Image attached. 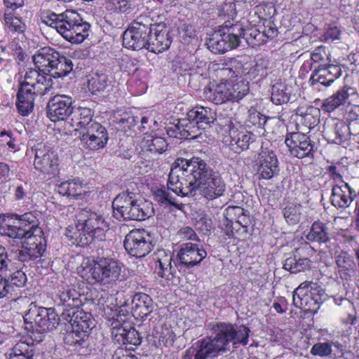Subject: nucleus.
Masks as SVG:
<instances>
[{
	"instance_id": "f257e3e1",
	"label": "nucleus",
	"mask_w": 359,
	"mask_h": 359,
	"mask_svg": "<svg viewBox=\"0 0 359 359\" xmlns=\"http://www.w3.org/2000/svg\"><path fill=\"white\" fill-rule=\"evenodd\" d=\"M209 329L215 334L196 341L184 352L182 359H214L229 351V344L245 346L250 329L243 325L229 323H211Z\"/></svg>"
},
{
	"instance_id": "f03ea898",
	"label": "nucleus",
	"mask_w": 359,
	"mask_h": 359,
	"mask_svg": "<svg viewBox=\"0 0 359 359\" xmlns=\"http://www.w3.org/2000/svg\"><path fill=\"white\" fill-rule=\"evenodd\" d=\"M20 74L16 107L22 116H27L33 109L35 97L48 93L52 88L53 76L31 67L25 69Z\"/></svg>"
},
{
	"instance_id": "7ed1b4c3",
	"label": "nucleus",
	"mask_w": 359,
	"mask_h": 359,
	"mask_svg": "<svg viewBox=\"0 0 359 359\" xmlns=\"http://www.w3.org/2000/svg\"><path fill=\"white\" fill-rule=\"evenodd\" d=\"M79 222L75 227L68 228L66 236L73 245L86 246L94 240H102L109 224L100 215L84 209L79 214Z\"/></svg>"
},
{
	"instance_id": "20e7f679",
	"label": "nucleus",
	"mask_w": 359,
	"mask_h": 359,
	"mask_svg": "<svg viewBox=\"0 0 359 359\" xmlns=\"http://www.w3.org/2000/svg\"><path fill=\"white\" fill-rule=\"evenodd\" d=\"M77 273L89 284L109 285L118 280L121 266L120 263L110 257L91 259L86 257L76 269Z\"/></svg>"
},
{
	"instance_id": "39448f33",
	"label": "nucleus",
	"mask_w": 359,
	"mask_h": 359,
	"mask_svg": "<svg viewBox=\"0 0 359 359\" xmlns=\"http://www.w3.org/2000/svg\"><path fill=\"white\" fill-rule=\"evenodd\" d=\"M184 169L190 168V172L195 180V191L209 200L221 196L225 190V184L219 175L212 173L206 163L200 158H177Z\"/></svg>"
},
{
	"instance_id": "423d86ee",
	"label": "nucleus",
	"mask_w": 359,
	"mask_h": 359,
	"mask_svg": "<svg viewBox=\"0 0 359 359\" xmlns=\"http://www.w3.org/2000/svg\"><path fill=\"white\" fill-rule=\"evenodd\" d=\"M132 192H122L113 201L114 216L119 220H144L153 214L151 203L137 200Z\"/></svg>"
},
{
	"instance_id": "0eeeda50",
	"label": "nucleus",
	"mask_w": 359,
	"mask_h": 359,
	"mask_svg": "<svg viewBox=\"0 0 359 359\" xmlns=\"http://www.w3.org/2000/svg\"><path fill=\"white\" fill-rule=\"evenodd\" d=\"M33 62L36 68L50 74L53 78L66 76L73 69L72 61L61 56L50 47H43L37 50L33 55Z\"/></svg>"
},
{
	"instance_id": "6e6552de",
	"label": "nucleus",
	"mask_w": 359,
	"mask_h": 359,
	"mask_svg": "<svg viewBox=\"0 0 359 359\" xmlns=\"http://www.w3.org/2000/svg\"><path fill=\"white\" fill-rule=\"evenodd\" d=\"M25 322L29 324L34 332L39 334L35 337L37 341H41L43 339V334L47 331L52 330L58 325L61 320V316L57 314L51 308L31 307L24 316Z\"/></svg>"
},
{
	"instance_id": "1a4fd4ad",
	"label": "nucleus",
	"mask_w": 359,
	"mask_h": 359,
	"mask_svg": "<svg viewBox=\"0 0 359 359\" xmlns=\"http://www.w3.org/2000/svg\"><path fill=\"white\" fill-rule=\"evenodd\" d=\"M325 295L324 290L317 283L305 281L294 291L293 304L305 312L317 313Z\"/></svg>"
},
{
	"instance_id": "9d476101",
	"label": "nucleus",
	"mask_w": 359,
	"mask_h": 359,
	"mask_svg": "<svg viewBox=\"0 0 359 359\" xmlns=\"http://www.w3.org/2000/svg\"><path fill=\"white\" fill-rule=\"evenodd\" d=\"M153 20L148 13H142L130 24L123 32V45L134 50L147 48V39L149 36V27Z\"/></svg>"
},
{
	"instance_id": "9b49d317",
	"label": "nucleus",
	"mask_w": 359,
	"mask_h": 359,
	"mask_svg": "<svg viewBox=\"0 0 359 359\" xmlns=\"http://www.w3.org/2000/svg\"><path fill=\"white\" fill-rule=\"evenodd\" d=\"M242 29L240 24L226 25L212 34L207 43L208 49L214 53H224L237 48L240 44Z\"/></svg>"
},
{
	"instance_id": "f8f14e48",
	"label": "nucleus",
	"mask_w": 359,
	"mask_h": 359,
	"mask_svg": "<svg viewBox=\"0 0 359 359\" xmlns=\"http://www.w3.org/2000/svg\"><path fill=\"white\" fill-rule=\"evenodd\" d=\"M22 240V249L20 250L18 258L22 262L37 259L42 256L46 249V241L43 237V231L36 224L31 225L26 231Z\"/></svg>"
},
{
	"instance_id": "ddd939ff",
	"label": "nucleus",
	"mask_w": 359,
	"mask_h": 359,
	"mask_svg": "<svg viewBox=\"0 0 359 359\" xmlns=\"http://www.w3.org/2000/svg\"><path fill=\"white\" fill-rule=\"evenodd\" d=\"M36 217L31 212L22 215H0V235L13 239H20L26 233V231L34 225Z\"/></svg>"
},
{
	"instance_id": "4468645a",
	"label": "nucleus",
	"mask_w": 359,
	"mask_h": 359,
	"mask_svg": "<svg viewBox=\"0 0 359 359\" xmlns=\"http://www.w3.org/2000/svg\"><path fill=\"white\" fill-rule=\"evenodd\" d=\"M154 243V236L149 231L135 229L126 236L124 248L132 256L142 257L151 251Z\"/></svg>"
},
{
	"instance_id": "2eb2a0df",
	"label": "nucleus",
	"mask_w": 359,
	"mask_h": 359,
	"mask_svg": "<svg viewBox=\"0 0 359 359\" xmlns=\"http://www.w3.org/2000/svg\"><path fill=\"white\" fill-rule=\"evenodd\" d=\"M78 20L79 13L73 10H66L59 14L46 10L41 13L42 23L55 29L66 40Z\"/></svg>"
},
{
	"instance_id": "dca6fc26",
	"label": "nucleus",
	"mask_w": 359,
	"mask_h": 359,
	"mask_svg": "<svg viewBox=\"0 0 359 359\" xmlns=\"http://www.w3.org/2000/svg\"><path fill=\"white\" fill-rule=\"evenodd\" d=\"M182 161L177 158L175 167L171 169L167 184L168 190L177 196L194 195L195 194V180L185 181L186 186L183 187V182L180 178L178 172H190V168H182V165L180 163Z\"/></svg>"
},
{
	"instance_id": "f3484780",
	"label": "nucleus",
	"mask_w": 359,
	"mask_h": 359,
	"mask_svg": "<svg viewBox=\"0 0 359 359\" xmlns=\"http://www.w3.org/2000/svg\"><path fill=\"white\" fill-rule=\"evenodd\" d=\"M73 112L72 98L57 95L47 104V116L53 122L65 120Z\"/></svg>"
},
{
	"instance_id": "a211bd4d",
	"label": "nucleus",
	"mask_w": 359,
	"mask_h": 359,
	"mask_svg": "<svg viewBox=\"0 0 359 359\" xmlns=\"http://www.w3.org/2000/svg\"><path fill=\"white\" fill-rule=\"evenodd\" d=\"M207 252L202 246L191 242L183 243L177 252L178 266L190 269L199 263L206 257Z\"/></svg>"
},
{
	"instance_id": "6ab92c4d",
	"label": "nucleus",
	"mask_w": 359,
	"mask_h": 359,
	"mask_svg": "<svg viewBox=\"0 0 359 359\" xmlns=\"http://www.w3.org/2000/svg\"><path fill=\"white\" fill-rule=\"evenodd\" d=\"M172 255L165 252V250H160L158 252V266L156 271L159 277L165 283L163 285H177L180 283V277L177 271V264H172Z\"/></svg>"
},
{
	"instance_id": "aec40b11",
	"label": "nucleus",
	"mask_w": 359,
	"mask_h": 359,
	"mask_svg": "<svg viewBox=\"0 0 359 359\" xmlns=\"http://www.w3.org/2000/svg\"><path fill=\"white\" fill-rule=\"evenodd\" d=\"M171 42L168 32L164 25L152 22L149 27L146 49L154 53H162L170 47Z\"/></svg>"
},
{
	"instance_id": "412c9836",
	"label": "nucleus",
	"mask_w": 359,
	"mask_h": 359,
	"mask_svg": "<svg viewBox=\"0 0 359 359\" xmlns=\"http://www.w3.org/2000/svg\"><path fill=\"white\" fill-rule=\"evenodd\" d=\"M285 144L293 157L313 156V145L306 134L299 132L289 133L285 137Z\"/></svg>"
},
{
	"instance_id": "4be33fe9",
	"label": "nucleus",
	"mask_w": 359,
	"mask_h": 359,
	"mask_svg": "<svg viewBox=\"0 0 359 359\" xmlns=\"http://www.w3.org/2000/svg\"><path fill=\"white\" fill-rule=\"evenodd\" d=\"M222 129L228 133L224 136V140L229 144L230 149L234 153L239 154L248 148L250 135L244 130H238L231 120H227Z\"/></svg>"
},
{
	"instance_id": "5701e85b",
	"label": "nucleus",
	"mask_w": 359,
	"mask_h": 359,
	"mask_svg": "<svg viewBox=\"0 0 359 359\" xmlns=\"http://www.w3.org/2000/svg\"><path fill=\"white\" fill-rule=\"evenodd\" d=\"M94 128L82 131L81 141L83 147L90 151L104 148L108 141L107 130L99 123H93Z\"/></svg>"
},
{
	"instance_id": "b1692460",
	"label": "nucleus",
	"mask_w": 359,
	"mask_h": 359,
	"mask_svg": "<svg viewBox=\"0 0 359 359\" xmlns=\"http://www.w3.org/2000/svg\"><path fill=\"white\" fill-rule=\"evenodd\" d=\"M61 320L67 323L71 327L77 328L87 333L93 327V321L91 315L79 309V306L73 309H64L61 313Z\"/></svg>"
},
{
	"instance_id": "393cba45",
	"label": "nucleus",
	"mask_w": 359,
	"mask_h": 359,
	"mask_svg": "<svg viewBox=\"0 0 359 359\" xmlns=\"http://www.w3.org/2000/svg\"><path fill=\"white\" fill-rule=\"evenodd\" d=\"M268 61L260 58L255 65L241 58V62H235L236 71L241 73L243 78L249 81L257 78H264L267 75Z\"/></svg>"
},
{
	"instance_id": "a878e982",
	"label": "nucleus",
	"mask_w": 359,
	"mask_h": 359,
	"mask_svg": "<svg viewBox=\"0 0 359 359\" xmlns=\"http://www.w3.org/2000/svg\"><path fill=\"white\" fill-rule=\"evenodd\" d=\"M325 137L328 142L341 144L349 140L347 123L343 121L331 120L327 121L323 130Z\"/></svg>"
},
{
	"instance_id": "bb28decb",
	"label": "nucleus",
	"mask_w": 359,
	"mask_h": 359,
	"mask_svg": "<svg viewBox=\"0 0 359 359\" xmlns=\"http://www.w3.org/2000/svg\"><path fill=\"white\" fill-rule=\"evenodd\" d=\"M151 298L145 293H136L132 299L131 313L135 318L142 319L153 311Z\"/></svg>"
},
{
	"instance_id": "cd10ccee",
	"label": "nucleus",
	"mask_w": 359,
	"mask_h": 359,
	"mask_svg": "<svg viewBox=\"0 0 359 359\" xmlns=\"http://www.w3.org/2000/svg\"><path fill=\"white\" fill-rule=\"evenodd\" d=\"M88 333L77 328L72 327L64 338L65 343L73 348V350L79 354H86L88 351Z\"/></svg>"
},
{
	"instance_id": "c85d7f7f",
	"label": "nucleus",
	"mask_w": 359,
	"mask_h": 359,
	"mask_svg": "<svg viewBox=\"0 0 359 359\" xmlns=\"http://www.w3.org/2000/svg\"><path fill=\"white\" fill-rule=\"evenodd\" d=\"M353 189L347 183L335 185L332 189L331 203L337 208H347L353 201Z\"/></svg>"
},
{
	"instance_id": "c756f323",
	"label": "nucleus",
	"mask_w": 359,
	"mask_h": 359,
	"mask_svg": "<svg viewBox=\"0 0 359 359\" xmlns=\"http://www.w3.org/2000/svg\"><path fill=\"white\" fill-rule=\"evenodd\" d=\"M297 114L300 116L297 123L299 133L306 134L319 123V111L316 109L309 107L304 112L302 108H299Z\"/></svg>"
},
{
	"instance_id": "7c9ffc66",
	"label": "nucleus",
	"mask_w": 359,
	"mask_h": 359,
	"mask_svg": "<svg viewBox=\"0 0 359 359\" xmlns=\"http://www.w3.org/2000/svg\"><path fill=\"white\" fill-rule=\"evenodd\" d=\"M108 325L111 328V337L113 340L119 343L123 340V337L130 329L131 323L126 320L124 315L115 313L108 320Z\"/></svg>"
},
{
	"instance_id": "2f4dec72",
	"label": "nucleus",
	"mask_w": 359,
	"mask_h": 359,
	"mask_svg": "<svg viewBox=\"0 0 359 359\" xmlns=\"http://www.w3.org/2000/svg\"><path fill=\"white\" fill-rule=\"evenodd\" d=\"M190 120L194 121L201 128L210 126L216 120V113L209 107L196 106L187 113Z\"/></svg>"
},
{
	"instance_id": "473e14b6",
	"label": "nucleus",
	"mask_w": 359,
	"mask_h": 359,
	"mask_svg": "<svg viewBox=\"0 0 359 359\" xmlns=\"http://www.w3.org/2000/svg\"><path fill=\"white\" fill-rule=\"evenodd\" d=\"M341 75V67L337 65H320L318 69L315 70L313 75L317 76L315 79L317 82L323 86H330L337 78Z\"/></svg>"
},
{
	"instance_id": "72a5a7b5",
	"label": "nucleus",
	"mask_w": 359,
	"mask_h": 359,
	"mask_svg": "<svg viewBox=\"0 0 359 359\" xmlns=\"http://www.w3.org/2000/svg\"><path fill=\"white\" fill-rule=\"evenodd\" d=\"M229 90L226 83L221 82L205 88L203 94L205 99L216 104H220L231 101Z\"/></svg>"
},
{
	"instance_id": "f704fd0d",
	"label": "nucleus",
	"mask_w": 359,
	"mask_h": 359,
	"mask_svg": "<svg viewBox=\"0 0 359 359\" xmlns=\"http://www.w3.org/2000/svg\"><path fill=\"white\" fill-rule=\"evenodd\" d=\"M72 121L74 122V125L78 127L76 130H86L90 128H94L93 123H97L92 120L93 111L90 108L86 107H81L73 109Z\"/></svg>"
},
{
	"instance_id": "c9c22d12",
	"label": "nucleus",
	"mask_w": 359,
	"mask_h": 359,
	"mask_svg": "<svg viewBox=\"0 0 359 359\" xmlns=\"http://www.w3.org/2000/svg\"><path fill=\"white\" fill-rule=\"evenodd\" d=\"M349 88L344 87L325 99L323 103L322 109L327 112L334 111L336 109L344 105L349 98Z\"/></svg>"
},
{
	"instance_id": "e433bc0d",
	"label": "nucleus",
	"mask_w": 359,
	"mask_h": 359,
	"mask_svg": "<svg viewBox=\"0 0 359 359\" xmlns=\"http://www.w3.org/2000/svg\"><path fill=\"white\" fill-rule=\"evenodd\" d=\"M301 250H296L292 255L285 260L283 268L290 273H297L309 268L310 260L302 256Z\"/></svg>"
},
{
	"instance_id": "4c0bfd02",
	"label": "nucleus",
	"mask_w": 359,
	"mask_h": 359,
	"mask_svg": "<svg viewBox=\"0 0 359 359\" xmlns=\"http://www.w3.org/2000/svg\"><path fill=\"white\" fill-rule=\"evenodd\" d=\"M230 99L231 102H238L246 96L250 90L249 81H245L243 78L236 79V81L226 82Z\"/></svg>"
},
{
	"instance_id": "58836bf2",
	"label": "nucleus",
	"mask_w": 359,
	"mask_h": 359,
	"mask_svg": "<svg viewBox=\"0 0 359 359\" xmlns=\"http://www.w3.org/2000/svg\"><path fill=\"white\" fill-rule=\"evenodd\" d=\"M57 299L59 300L58 304L66 306V309L78 307L81 302L80 294L70 286H66L60 290L57 294Z\"/></svg>"
},
{
	"instance_id": "ea45409f",
	"label": "nucleus",
	"mask_w": 359,
	"mask_h": 359,
	"mask_svg": "<svg viewBox=\"0 0 359 359\" xmlns=\"http://www.w3.org/2000/svg\"><path fill=\"white\" fill-rule=\"evenodd\" d=\"M167 143L165 140L160 137H153L151 140L142 142V155L147 156L152 155H161L166 151Z\"/></svg>"
},
{
	"instance_id": "a19ab883",
	"label": "nucleus",
	"mask_w": 359,
	"mask_h": 359,
	"mask_svg": "<svg viewBox=\"0 0 359 359\" xmlns=\"http://www.w3.org/2000/svg\"><path fill=\"white\" fill-rule=\"evenodd\" d=\"M84 186L85 184L79 178L74 179L60 183L57 187V191L62 196L77 197L85 192Z\"/></svg>"
},
{
	"instance_id": "79ce46f5",
	"label": "nucleus",
	"mask_w": 359,
	"mask_h": 359,
	"mask_svg": "<svg viewBox=\"0 0 359 359\" xmlns=\"http://www.w3.org/2000/svg\"><path fill=\"white\" fill-rule=\"evenodd\" d=\"M90 25L86 22H83L79 15V20L72 27L67 40L72 43H80L89 34Z\"/></svg>"
},
{
	"instance_id": "37998d69",
	"label": "nucleus",
	"mask_w": 359,
	"mask_h": 359,
	"mask_svg": "<svg viewBox=\"0 0 359 359\" xmlns=\"http://www.w3.org/2000/svg\"><path fill=\"white\" fill-rule=\"evenodd\" d=\"M104 8L107 11L117 14L128 15L133 12V0H106Z\"/></svg>"
},
{
	"instance_id": "c03bdc74",
	"label": "nucleus",
	"mask_w": 359,
	"mask_h": 359,
	"mask_svg": "<svg viewBox=\"0 0 359 359\" xmlns=\"http://www.w3.org/2000/svg\"><path fill=\"white\" fill-rule=\"evenodd\" d=\"M111 81L104 74H95L88 81V87L93 94L103 92L110 88Z\"/></svg>"
},
{
	"instance_id": "a18cd8bd",
	"label": "nucleus",
	"mask_w": 359,
	"mask_h": 359,
	"mask_svg": "<svg viewBox=\"0 0 359 359\" xmlns=\"http://www.w3.org/2000/svg\"><path fill=\"white\" fill-rule=\"evenodd\" d=\"M27 278L25 273L21 270H18L13 272L8 278L6 281L9 284V287L13 290V294L17 300L21 297V290L27 283Z\"/></svg>"
},
{
	"instance_id": "49530a36",
	"label": "nucleus",
	"mask_w": 359,
	"mask_h": 359,
	"mask_svg": "<svg viewBox=\"0 0 359 359\" xmlns=\"http://www.w3.org/2000/svg\"><path fill=\"white\" fill-rule=\"evenodd\" d=\"M180 127H182L181 133L184 139H196L201 135L202 128L188 116L180 120Z\"/></svg>"
},
{
	"instance_id": "de8ad7c7",
	"label": "nucleus",
	"mask_w": 359,
	"mask_h": 359,
	"mask_svg": "<svg viewBox=\"0 0 359 359\" xmlns=\"http://www.w3.org/2000/svg\"><path fill=\"white\" fill-rule=\"evenodd\" d=\"M58 158H34L35 168L48 175H55L57 172Z\"/></svg>"
},
{
	"instance_id": "09e8293b",
	"label": "nucleus",
	"mask_w": 359,
	"mask_h": 359,
	"mask_svg": "<svg viewBox=\"0 0 359 359\" xmlns=\"http://www.w3.org/2000/svg\"><path fill=\"white\" fill-rule=\"evenodd\" d=\"M5 26L11 32H22L25 29V24L19 17V13H12L11 11H5L4 14Z\"/></svg>"
},
{
	"instance_id": "8fccbe9b",
	"label": "nucleus",
	"mask_w": 359,
	"mask_h": 359,
	"mask_svg": "<svg viewBox=\"0 0 359 359\" xmlns=\"http://www.w3.org/2000/svg\"><path fill=\"white\" fill-rule=\"evenodd\" d=\"M259 170L262 178L266 180L272 178L279 171L278 158H264L260 164Z\"/></svg>"
},
{
	"instance_id": "3c124183",
	"label": "nucleus",
	"mask_w": 359,
	"mask_h": 359,
	"mask_svg": "<svg viewBox=\"0 0 359 359\" xmlns=\"http://www.w3.org/2000/svg\"><path fill=\"white\" fill-rule=\"evenodd\" d=\"M306 238L310 241L325 243L328 236L323 224L320 222H314Z\"/></svg>"
},
{
	"instance_id": "603ef678",
	"label": "nucleus",
	"mask_w": 359,
	"mask_h": 359,
	"mask_svg": "<svg viewBox=\"0 0 359 359\" xmlns=\"http://www.w3.org/2000/svg\"><path fill=\"white\" fill-rule=\"evenodd\" d=\"M290 100V93L287 92L286 86L280 82L276 83L272 86L271 100L276 104L287 102Z\"/></svg>"
},
{
	"instance_id": "864d4df0",
	"label": "nucleus",
	"mask_w": 359,
	"mask_h": 359,
	"mask_svg": "<svg viewBox=\"0 0 359 359\" xmlns=\"http://www.w3.org/2000/svg\"><path fill=\"white\" fill-rule=\"evenodd\" d=\"M302 207L300 205L291 204L283 210L286 222L290 224H297L300 221Z\"/></svg>"
},
{
	"instance_id": "5fc2aeb1",
	"label": "nucleus",
	"mask_w": 359,
	"mask_h": 359,
	"mask_svg": "<svg viewBox=\"0 0 359 359\" xmlns=\"http://www.w3.org/2000/svg\"><path fill=\"white\" fill-rule=\"evenodd\" d=\"M245 22L243 21L241 22H238L237 24H240L243 27L241 37H243L246 39V41H249L250 39H254L256 42H265L266 40L263 38L262 29H257L254 27L251 28H245L244 27Z\"/></svg>"
},
{
	"instance_id": "6e6d98bb",
	"label": "nucleus",
	"mask_w": 359,
	"mask_h": 359,
	"mask_svg": "<svg viewBox=\"0 0 359 359\" xmlns=\"http://www.w3.org/2000/svg\"><path fill=\"white\" fill-rule=\"evenodd\" d=\"M310 353L318 357H332V344L330 341L316 343L312 346Z\"/></svg>"
},
{
	"instance_id": "4d7b16f0",
	"label": "nucleus",
	"mask_w": 359,
	"mask_h": 359,
	"mask_svg": "<svg viewBox=\"0 0 359 359\" xmlns=\"http://www.w3.org/2000/svg\"><path fill=\"white\" fill-rule=\"evenodd\" d=\"M235 62H241V58L233 59L230 62V67L223 68L220 70V75L226 78L225 82L236 81V79H234L235 78H243V76H241V73H238V72L236 71V67H234Z\"/></svg>"
},
{
	"instance_id": "13d9d810",
	"label": "nucleus",
	"mask_w": 359,
	"mask_h": 359,
	"mask_svg": "<svg viewBox=\"0 0 359 359\" xmlns=\"http://www.w3.org/2000/svg\"><path fill=\"white\" fill-rule=\"evenodd\" d=\"M168 188L167 189H158L155 194L154 197L155 199L161 203H169L174 206H178L177 203L176 202V196H173Z\"/></svg>"
},
{
	"instance_id": "bf43d9fd",
	"label": "nucleus",
	"mask_w": 359,
	"mask_h": 359,
	"mask_svg": "<svg viewBox=\"0 0 359 359\" xmlns=\"http://www.w3.org/2000/svg\"><path fill=\"white\" fill-rule=\"evenodd\" d=\"M156 337L163 345L168 346L173 343L175 334L170 327L165 326L161 327V330L157 332Z\"/></svg>"
},
{
	"instance_id": "052dcab7",
	"label": "nucleus",
	"mask_w": 359,
	"mask_h": 359,
	"mask_svg": "<svg viewBox=\"0 0 359 359\" xmlns=\"http://www.w3.org/2000/svg\"><path fill=\"white\" fill-rule=\"evenodd\" d=\"M118 344L137 346L141 344V337L137 331L131 325L130 329L128 330L127 333L123 337V340H121Z\"/></svg>"
},
{
	"instance_id": "680f3d73",
	"label": "nucleus",
	"mask_w": 359,
	"mask_h": 359,
	"mask_svg": "<svg viewBox=\"0 0 359 359\" xmlns=\"http://www.w3.org/2000/svg\"><path fill=\"white\" fill-rule=\"evenodd\" d=\"M13 290L9 287L6 278L0 276V299H6L8 301H16L13 294Z\"/></svg>"
},
{
	"instance_id": "e2e57ef3",
	"label": "nucleus",
	"mask_w": 359,
	"mask_h": 359,
	"mask_svg": "<svg viewBox=\"0 0 359 359\" xmlns=\"http://www.w3.org/2000/svg\"><path fill=\"white\" fill-rule=\"evenodd\" d=\"M336 264L339 268L348 270L354 266L353 258L346 252H341L336 258Z\"/></svg>"
},
{
	"instance_id": "0e129e2a",
	"label": "nucleus",
	"mask_w": 359,
	"mask_h": 359,
	"mask_svg": "<svg viewBox=\"0 0 359 359\" xmlns=\"http://www.w3.org/2000/svg\"><path fill=\"white\" fill-rule=\"evenodd\" d=\"M263 38L273 39L278 34V29L273 22L266 20L261 27Z\"/></svg>"
},
{
	"instance_id": "69168bd1",
	"label": "nucleus",
	"mask_w": 359,
	"mask_h": 359,
	"mask_svg": "<svg viewBox=\"0 0 359 359\" xmlns=\"http://www.w3.org/2000/svg\"><path fill=\"white\" fill-rule=\"evenodd\" d=\"M177 236L181 240L198 241V237L195 231L189 226L180 229L177 232Z\"/></svg>"
},
{
	"instance_id": "338daca9",
	"label": "nucleus",
	"mask_w": 359,
	"mask_h": 359,
	"mask_svg": "<svg viewBox=\"0 0 359 359\" xmlns=\"http://www.w3.org/2000/svg\"><path fill=\"white\" fill-rule=\"evenodd\" d=\"M310 57L314 62H319L323 60L325 57H326L329 62L331 61L329 55H327L325 51V47L323 46L316 48L311 53Z\"/></svg>"
},
{
	"instance_id": "774afa93",
	"label": "nucleus",
	"mask_w": 359,
	"mask_h": 359,
	"mask_svg": "<svg viewBox=\"0 0 359 359\" xmlns=\"http://www.w3.org/2000/svg\"><path fill=\"white\" fill-rule=\"evenodd\" d=\"M23 345L25 344H16L13 348V352L10 353L8 359H34L32 355H27L22 351L20 348Z\"/></svg>"
}]
</instances>
